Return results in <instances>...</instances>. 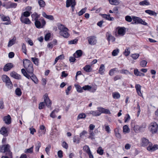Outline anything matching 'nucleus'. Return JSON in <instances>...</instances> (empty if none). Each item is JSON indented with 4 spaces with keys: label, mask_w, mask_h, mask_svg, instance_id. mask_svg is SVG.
I'll return each instance as SVG.
<instances>
[{
    "label": "nucleus",
    "mask_w": 158,
    "mask_h": 158,
    "mask_svg": "<svg viewBox=\"0 0 158 158\" xmlns=\"http://www.w3.org/2000/svg\"><path fill=\"white\" fill-rule=\"evenodd\" d=\"M44 97V102H45V104L48 108L50 107L52 104V102L49 98L48 94H45Z\"/></svg>",
    "instance_id": "5"
},
{
    "label": "nucleus",
    "mask_w": 158,
    "mask_h": 158,
    "mask_svg": "<svg viewBox=\"0 0 158 158\" xmlns=\"http://www.w3.org/2000/svg\"><path fill=\"white\" fill-rule=\"evenodd\" d=\"M42 15L44 17L50 20H53L54 19V18L52 15H47L44 12H42Z\"/></svg>",
    "instance_id": "25"
},
{
    "label": "nucleus",
    "mask_w": 158,
    "mask_h": 158,
    "mask_svg": "<svg viewBox=\"0 0 158 158\" xmlns=\"http://www.w3.org/2000/svg\"><path fill=\"white\" fill-rule=\"evenodd\" d=\"M21 72L24 76L28 79H31L35 84H37L38 83V80L36 76L33 73L28 74L25 70L24 69H21Z\"/></svg>",
    "instance_id": "1"
},
{
    "label": "nucleus",
    "mask_w": 158,
    "mask_h": 158,
    "mask_svg": "<svg viewBox=\"0 0 158 158\" xmlns=\"http://www.w3.org/2000/svg\"><path fill=\"white\" fill-rule=\"evenodd\" d=\"M41 144L40 142H38L37 144L35 145V151L36 152H39L40 148L41 147Z\"/></svg>",
    "instance_id": "54"
},
{
    "label": "nucleus",
    "mask_w": 158,
    "mask_h": 158,
    "mask_svg": "<svg viewBox=\"0 0 158 158\" xmlns=\"http://www.w3.org/2000/svg\"><path fill=\"white\" fill-rule=\"evenodd\" d=\"M86 116V115L85 113H81L80 114L77 116V120H78L81 119H84L85 118Z\"/></svg>",
    "instance_id": "38"
},
{
    "label": "nucleus",
    "mask_w": 158,
    "mask_h": 158,
    "mask_svg": "<svg viewBox=\"0 0 158 158\" xmlns=\"http://www.w3.org/2000/svg\"><path fill=\"white\" fill-rule=\"evenodd\" d=\"M83 150L87 154L91 152L89 147L87 145L84 146L83 148Z\"/></svg>",
    "instance_id": "46"
},
{
    "label": "nucleus",
    "mask_w": 158,
    "mask_h": 158,
    "mask_svg": "<svg viewBox=\"0 0 158 158\" xmlns=\"http://www.w3.org/2000/svg\"><path fill=\"white\" fill-rule=\"evenodd\" d=\"M149 128L152 134L156 133L158 131V125L155 122L152 123L150 124Z\"/></svg>",
    "instance_id": "3"
},
{
    "label": "nucleus",
    "mask_w": 158,
    "mask_h": 158,
    "mask_svg": "<svg viewBox=\"0 0 158 158\" xmlns=\"http://www.w3.org/2000/svg\"><path fill=\"white\" fill-rule=\"evenodd\" d=\"M119 52V50L118 49L114 50L112 53V56H115L117 55Z\"/></svg>",
    "instance_id": "56"
},
{
    "label": "nucleus",
    "mask_w": 158,
    "mask_h": 158,
    "mask_svg": "<svg viewBox=\"0 0 158 158\" xmlns=\"http://www.w3.org/2000/svg\"><path fill=\"white\" fill-rule=\"evenodd\" d=\"M15 94L16 95L18 96H20L22 94V92L20 88H17L15 90Z\"/></svg>",
    "instance_id": "50"
},
{
    "label": "nucleus",
    "mask_w": 158,
    "mask_h": 158,
    "mask_svg": "<svg viewBox=\"0 0 158 158\" xmlns=\"http://www.w3.org/2000/svg\"><path fill=\"white\" fill-rule=\"evenodd\" d=\"M106 36L107 37V40L109 42L110 40H111L112 42L115 41V38L114 36H112L109 33V32H107L106 33Z\"/></svg>",
    "instance_id": "16"
},
{
    "label": "nucleus",
    "mask_w": 158,
    "mask_h": 158,
    "mask_svg": "<svg viewBox=\"0 0 158 158\" xmlns=\"http://www.w3.org/2000/svg\"><path fill=\"white\" fill-rule=\"evenodd\" d=\"M45 102H40L39 104V109L40 110L43 109L45 106Z\"/></svg>",
    "instance_id": "61"
},
{
    "label": "nucleus",
    "mask_w": 158,
    "mask_h": 158,
    "mask_svg": "<svg viewBox=\"0 0 158 158\" xmlns=\"http://www.w3.org/2000/svg\"><path fill=\"white\" fill-rule=\"evenodd\" d=\"M33 21H35L38 19L40 17V15H38L37 13H34L31 15Z\"/></svg>",
    "instance_id": "28"
},
{
    "label": "nucleus",
    "mask_w": 158,
    "mask_h": 158,
    "mask_svg": "<svg viewBox=\"0 0 158 158\" xmlns=\"http://www.w3.org/2000/svg\"><path fill=\"white\" fill-rule=\"evenodd\" d=\"M10 146L8 144L4 145L2 147H0V151L1 152L5 153L6 155H8L11 158L12 153L11 152L10 149Z\"/></svg>",
    "instance_id": "2"
},
{
    "label": "nucleus",
    "mask_w": 158,
    "mask_h": 158,
    "mask_svg": "<svg viewBox=\"0 0 158 158\" xmlns=\"http://www.w3.org/2000/svg\"><path fill=\"white\" fill-rule=\"evenodd\" d=\"M105 66L103 64L101 65L100 67L99 68V73L101 74H102L103 73L104 70Z\"/></svg>",
    "instance_id": "43"
},
{
    "label": "nucleus",
    "mask_w": 158,
    "mask_h": 158,
    "mask_svg": "<svg viewBox=\"0 0 158 158\" xmlns=\"http://www.w3.org/2000/svg\"><path fill=\"white\" fill-rule=\"evenodd\" d=\"M74 86L78 92L81 93L83 92V89L79 85H75Z\"/></svg>",
    "instance_id": "40"
},
{
    "label": "nucleus",
    "mask_w": 158,
    "mask_h": 158,
    "mask_svg": "<svg viewBox=\"0 0 158 158\" xmlns=\"http://www.w3.org/2000/svg\"><path fill=\"white\" fill-rule=\"evenodd\" d=\"M84 70L87 72H89L92 70L91 66L89 65H86L84 68Z\"/></svg>",
    "instance_id": "33"
},
{
    "label": "nucleus",
    "mask_w": 158,
    "mask_h": 158,
    "mask_svg": "<svg viewBox=\"0 0 158 158\" xmlns=\"http://www.w3.org/2000/svg\"><path fill=\"white\" fill-rule=\"evenodd\" d=\"M125 20L126 21L131 22L132 20V19L131 17L129 15H127L125 17Z\"/></svg>",
    "instance_id": "64"
},
{
    "label": "nucleus",
    "mask_w": 158,
    "mask_h": 158,
    "mask_svg": "<svg viewBox=\"0 0 158 158\" xmlns=\"http://www.w3.org/2000/svg\"><path fill=\"white\" fill-rule=\"evenodd\" d=\"M0 17L3 21H9L10 19L9 17L7 16H5L3 15H0Z\"/></svg>",
    "instance_id": "35"
},
{
    "label": "nucleus",
    "mask_w": 158,
    "mask_h": 158,
    "mask_svg": "<svg viewBox=\"0 0 158 158\" xmlns=\"http://www.w3.org/2000/svg\"><path fill=\"white\" fill-rule=\"evenodd\" d=\"M112 96L114 99H118L120 98V95L118 92H114L112 93Z\"/></svg>",
    "instance_id": "41"
},
{
    "label": "nucleus",
    "mask_w": 158,
    "mask_h": 158,
    "mask_svg": "<svg viewBox=\"0 0 158 158\" xmlns=\"http://www.w3.org/2000/svg\"><path fill=\"white\" fill-rule=\"evenodd\" d=\"M110 3L112 5H117L119 3L118 0H109Z\"/></svg>",
    "instance_id": "45"
},
{
    "label": "nucleus",
    "mask_w": 158,
    "mask_h": 158,
    "mask_svg": "<svg viewBox=\"0 0 158 158\" xmlns=\"http://www.w3.org/2000/svg\"><path fill=\"white\" fill-rule=\"evenodd\" d=\"M3 121L7 124H9L11 123V117L9 115L5 116L3 118Z\"/></svg>",
    "instance_id": "15"
},
{
    "label": "nucleus",
    "mask_w": 158,
    "mask_h": 158,
    "mask_svg": "<svg viewBox=\"0 0 158 158\" xmlns=\"http://www.w3.org/2000/svg\"><path fill=\"white\" fill-rule=\"evenodd\" d=\"M123 130L124 132L126 133H128L130 131V129L128 126L127 125H125L123 127Z\"/></svg>",
    "instance_id": "52"
},
{
    "label": "nucleus",
    "mask_w": 158,
    "mask_h": 158,
    "mask_svg": "<svg viewBox=\"0 0 158 158\" xmlns=\"http://www.w3.org/2000/svg\"><path fill=\"white\" fill-rule=\"evenodd\" d=\"M82 51L81 50H77L75 53L73 54L74 56L76 58H78L81 57L82 55Z\"/></svg>",
    "instance_id": "20"
},
{
    "label": "nucleus",
    "mask_w": 158,
    "mask_h": 158,
    "mask_svg": "<svg viewBox=\"0 0 158 158\" xmlns=\"http://www.w3.org/2000/svg\"><path fill=\"white\" fill-rule=\"evenodd\" d=\"M78 40L77 39L72 40L69 41V44H77Z\"/></svg>",
    "instance_id": "63"
},
{
    "label": "nucleus",
    "mask_w": 158,
    "mask_h": 158,
    "mask_svg": "<svg viewBox=\"0 0 158 158\" xmlns=\"http://www.w3.org/2000/svg\"><path fill=\"white\" fill-rule=\"evenodd\" d=\"M91 88L92 87L89 85H85L82 87L83 89H84L85 90H89L91 89Z\"/></svg>",
    "instance_id": "57"
},
{
    "label": "nucleus",
    "mask_w": 158,
    "mask_h": 158,
    "mask_svg": "<svg viewBox=\"0 0 158 158\" xmlns=\"http://www.w3.org/2000/svg\"><path fill=\"white\" fill-rule=\"evenodd\" d=\"M10 75L11 77L16 79L19 80L21 79V76L15 72L11 73Z\"/></svg>",
    "instance_id": "17"
},
{
    "label": "nucleus",
    "mask_w": 158,
    "mask_h": 158,
    "mask_svg": "<svg viewBox=\"0 0 158 158\" xmlns=\"http://www.w3.org/2000/svg\"><path fill=\"white\" fill-rule=\"evenodd\" d=\"M141 19V18L137 17H133V21L134 22V23H134L135 24L139 23L140 22Z\"/></svg>",
    "instance_id": "31"
},
{
    "label": "nucleus",
    "mask_w": 158,
    "mask_h": 158,
    "mask_svg": "<svg viewBox=\"0 0 158 158\" xmlns=\"http://www.w3.org/2000/svg\"><path fill=\"white\" fill-rule=\"evenodd\" d=\"M118 34L121 36L124 35L126 33L125 28L124 27H119L118 31Z\"/></svg>",
    "instance_id": "14"
},
{
    "label": "nucleus",
    "mask_w": 158,
    "mask_h": 158,
    "mask_svg": "<svg viewBox=\"0 0 158 158\" xmlns=\"http://www.w3.org/2000/svg\"><path fill=\"white\" fill-rule=\"evenodd\" d=\"M157 149H158V145L155 144L152 146V143H150L149 145L147 147V150L151 152L154 151Z\"/></svg>",
    "instance_id": "8"
},
{
    "label": "nucleus",
    "mask_w": 158,
    "mask_h": 158,
    "mask_svg": "<svg viewBox=\"0 0 158 158\" xmlns=\"http://www.w3.org/2000/svg\"><path fill=\"white\" fill-rule=\"evenodd\" d=\"M22 49L23 52L25 54H27V49L26 47V45L24 43H23L22 44Z\"/></svg>",
    "instance_id": "55"
},
{
    "label": "nucleus",
    "mask_w": 158,
    "mask_h": 158,
    "mask_svg": "<svg viewBox=\"0 0 158 158\" xmlns=\"http://www.w3.org/2000/svg\"><path fill=\"white\" fill-rule=\"evenodd\" d=\"M151 143V142H149V140L144 138H143L142 139V145L143 146H146L148 144L149 145V143Z\"/></svg>",
    "instance_id": "21"
},
{
    "label": "nucleus",
    "mask_w": 158,
    "mask_h": 158,
    "mask_svg": "<svg viewBox=\"0 0 158 158\" xmlns=\"http://www.w3.org/2000/svg\"><path fill=\"white\" fill-rule=\"evenodd\" d=\"M40 6L42 7H44L45 5V3L43 0H39L38 1Z\"/></svg>",
    "instance_id": "47"
},
{
    "label": "nucleus",
    "mask_w": 158,
    "mask_h": 158,
    "mask_svg": "<svg viewBox=\"0 0 158 158\" xmlns=\"http://www.w3.org/2000/svg\"><path fill=\"white\" fill-rule=\"evenodd\" d=\"M114 131L116 136L118 138H121V135L119 132L118 129L117 128L115 129L114 130Z\"/></svg>",
    "instance_id": "42"
},
{
    "label": "nucleus",
    "mask_w": 158,
    "mask_h": 158,
    "mask_svg": "<svg viewBox=\"0 0 158 158\" xmlns=\"http://www.w3.org/2000/svg\"><path fill=\"white\" fill-rule=\"evenodd\" d=\"M102 17L109 21H113L114 19L113 18L110 17V14L108 15L106 14L103 15Z\"/></svg>",
    "instance_id": "34"
},
{
    "label": "nucleus",
    "mask_w": 158,
    "mask_h": 158,
    "mask_svg": "<svg viewBox=\"0 0 158 158\" xmlns=\"http://www.w3.org/2000/svg\"><path fill=\"white\" fill-rule=\"evenodd\" d=\"M2 79L3 81L6 83V85L11 86L12 85L9 78L6 75H3L2 77Z\"/></svg>",
    "instance_id": "7"
},
{
    "label": "nucleus",
    "mask_w": 158,
    "mask_h": 158,
    "mask_svg": "<svg viewBox=\"0 0 158 158\" xmlns=\"http://www.w3.org/2000/svg\"><path fill=\"white\" fill-rule=\"evenodd\" d=\"M31 60L36 65H38L39 60L38 58L36 57H31Z\"/></svg>",
    "instance_id": "39"
},
{
    "label": "nucleus",
    "mask_w": 158,
    "mask_h": 158,
    "mask_svg": "<svg viewBox=\"0 0 158 158\" xmlns=\"http://www.w3.org/2000/svg\"><path fill=\"white\" fill-rule=\"evenodd\" d=\"M88 114H92L94 116H97L100 115H101V113H100L99 110H98L95 111H90L88 113Z\"/></svg>",
    "instance_id": "19"
},
{
    "label": "nucleus",
    "mask_w": 158,
    "mask_h": 158,
    "mask_svg": "<svg viewBox=\"0 0 158 158\" xmlns=\"http://www.w3.org/2000/svg\"><path fill=\"white\" fill-rule=\"evenodd\" d=\"M25 69H26L27 73H28V74H30L33 73L34 69L32 64Z\"/></svg>",
    "instance_id": "18"
},
{
    "label": "nucleus",
    "mask_w": 158,
    "mask_h": 158,
    "mask_svg": "<svg viewBox=\"0 0 158 158\" xmlns=\"http://www.w3.org/2000/svg\"><path fill=\"white\" fill-rule=\"evenodd\" d=\"M17 6V4L14 2H7V7L8 9L11 8H15Z\"/></svg>",
    "instance_id": "22"
},
{
    "label": "nucleus",
    "mask_w": 158,
    "mask_h": 158,
    "mask_svg": "<svg viewBox=\"0 0 158 158\" xmlns=\"http://www.w3.org/2000/svg\"><path fill=\"white\" fill-rule=\"evenodd\" d=\"M58 29L60 30L59 32L63 31L64 30H69V29L65 27L64 25L60 24L58 26Z\"/></svg>",
    "instance_id": "26"
},
{
    "label": "nucleus",
    "mask_w": 158,
    "mask_h": 158,
    "mask_svg": "<svg viewBox=\"0 0 158 158\" xmlns=\"http://www.w3.org/2000/svg\"><path fill=\"white\" fill-rule=\"evenodd\" d=\"M86 8L85 7L84 8L82 9L80 11H79L78 13V15L79 16H81L84 13H85L86 12Z\"/></svg>",
    "instance_id": "53"
},
{
    "label": "nucleus",
    "mask_w": 158,
    "mask_h": 158,
    "mask_svg": "<svg viewBox=\"0 0 158 158\" xmlns=\"http://www.w3.org/2000/svg\"><path fill=\"white\" fill-rule=\"evenodd\" d=\"M12 67H13V64L12 63H7L4 66L3 69V71L5 72L8 71L10 70Z\"/></svg>",
    "instance_id": "10"
},
{
    "label": "nucleus",
    "mask_w": 158,
    "mask_h": 158,
    "mask_svg": "<svg viewBox=\"0 0 158 158\" xmlns=\"http://www.w3.org/2000/svg\"><path fill=\"white\" fill-rule=\"evenodd\" d=\"M130 53V49L129 48H127L126 49L124 54L126 56H127Z\"/></svg>",
    "instance_id": "58"
},
{
    "label": "nucleus",
    "mask_w": 158,
    "mask_h": 158,
    "mask_svg": "<svg viewBox=\"0 0 158 158\" xmlns=\"http://www.w3.org/2000/svg\"><path fill=\"white\" fill-rule=\"evenodd\" d=\"M98 109L99 110V111H100L101 114L102 113L108 114H111L110 111L108 109H106L102 107H99L98 108Z\"/></svg>",
    "instance_id": "11"
},
{
    "label": "nucleus",
    "mask_w": 158,
    "mask_h": 158,
    "mask_svg": "<svg viewBox=\"0 0 158 158\" xmlns=\"http://www.w3.org/2000/svg\"><path fill=\"white\" fill-rule=\"evenodd\" d=\"M41 22L39 20V19L35 21V27L38 28L43 27L46 24V21L44 19H42Z\"/></svg>",
    "instance_id": "4"
},
{
    "label": "nucleus",
    "mask_w": 158,
    "mask_h": 158,
    "mask_svg": "<svg viewBox=\"0 0 158 158\" xmlns=\"http://www.w3.org/2000/svg\"><path fill=\"white\" fill-rule=\"evenodd\" d=\"M8 131L7 129L5 127H2L0 131L1 134L2 135H5L7 133Z\"/></svg>",
    "instance_id": "32"
},
{
    "label": "nucleus",
    "mask_w": 158,
    "mask_h": 158,
    "mask_svg": "<svg viewBox=\"0 0 158 158\" xmlns=\"http://www.w3.org/2000/svg\"><path fill=\"white\" fill-rule=\"evenodd\" d=\"M118 71V69L117 68H114L110 69L109 72V74L110 76H112L114 74V72Z\"/></svg>",
    "instance_id": "44"
},
{
    "label": "nucleus",
    "mask_w": 158,
    "mask_h": 158,
    "mask_svg": "<svg viewBox=\"0 0 158 158\" xmlns=\"http://www.w3.org/2000/svg\"><path fill=\"white\" fill-rule=\"evenodd\" d=\"M23 63L25 68L28 67V66H29L30 65H31V64H32L30 60L27 59L23 60Z\"/></svg>",
    "instance_id": "13"
},
{
    "label": "nucleus",
    "mask_w": 158,
    "mask_h": 158,
    "mask_svg": "<svg viewBox=\"0 0 158 158\" xmlns=\"http://www.w3.org/2000/svg\"><path fill=\"white\" fill-rule=\"evenodd\" d=\"M45 130H39L38 131L39 132V136H40L42 135H44L45 133Z\"/></svg>",
    "instance_id": "62"
},
{
    "label": "nucleus",
    "mask_w": 158,
    "mask_h": 158,
    "mask_svg": "<svg viewBox=\"0 0 158 158\" xmlns=\"http://www.w3.org/2000/svg\"><path fill=\"white\" fill-rule=\"evenodd\" d=\"M145 13L150 15H153L156 17L157 16V13L154 11L150 10H147L145 11Z\"/></svg>",
    "instance_id": "27"
},
{
    "label": "nucleus",
    "mask_w": 158,
    "mask_h": 158,
    "mask_svg": "<svg viewBox=\"0 0 158 158\" xmlns=\"http://www.w3.org/2000/svg\"><path fill=\"white\" fill-rule=\"evenodd\" d=\"M20 19L21 21L23 23L27 24H30L31 23V21L27 17L21 16Z\"/></svg>",
    "instance_id": "9"
},
{
    "label": "nucleus",
    "mask_w": 158,
    "mask_h": 158,
    "mask_svg": "<svg viewBox=\"0 0 158 158\" xmlns=\"http://www.w3.org/2000/svg\"><path fill=\"white\" fill-rule=\"evenodd\" d=\"M140 6H148L150 5L149 2L148 0H144L140 2L139 3Z\"/></svg>",
    "instance_id": "29"
},
{
    "label": "nucleus",
    "mask_w": 158,
    "mask_h": 158,
    "mask_svg": "<svg viewBox=\"0 0 158 158\" xmlns=\"http://www.w3.org/2000/svg\"><path fill=\"white\" fill-rule=\"evenodd\" d=\"M69 30H64L63 31L59 32L60 34L63 36L64 38H67L68 37L69 35V34L68 33V31Z\"/></svg>",
    "instance_id": "24"
},
{
    "label": "nucleus",
    "mask_w": 158,
    "mask_h": 158,
    "mask_svg": "<svg viewBox=\"0 0 158 158\" xmlns=\"http://www.w3.org/2000/svg\"><path fill=\"white\" fill-rule=\"evenodd\" d=\"M34 146H33L32 147H31L29 148L26 149L25 152L26 153H32L33 152V148Z\"/></svg>",
    "instance_id": "59"
},
{
    "label": "nucleus",
    "mask_w": 158,
    "mask_h": 158,
    "mask_svg": "<svg viewBox=\"0 0 158 158\" xmlns=\"http://www.w3.org/2000/svg\"><path fill=\"white\" fill-rule=\"evenodd\" d=\"M73 4H76L75 0H67L66 7H68L71 5L72 6Z\"/></svg>",
    "instance_id": "23"
},
{
    "label": "nucleus",
    "mask_w": 158,
    "mask_h": 158,
    "mask_svg": "<svg viewBox=\"0 0 158 158\" xmlns=\"http://www.w3.org/2000/svg\"><path fill=\"white\" fill-rule=\"evenodd\" d=\"M30 13L28 11H26L22 13L21 16H24V17H27L30 16Z\"/></svg>",
    "instance_id": "49"
},
{
    "label": "nucleus",
    "mask_w": 158,
    "mask_h": 158,
    "mask_svg": "<svg viewBox=\"0 0 158 158\" xmlns=\"http://www.w3.org/2000/svg\"><path fill=\"white\" fill-rule=\"evenodd\" d=\"M89 135L88 138L92 140H93L95 139L94 136L95 134L93 131H89Z\"/></svg>",
    "instance_id": "37"
},
{
    "label": "nucleus",
    "mask_w": 158,
    "mask_h": 158,
    "mask_svg": "<svg viewBox=\"0 0 158 158\" xmlns=\"http://www.w3.org/2000/svg\"><path fill=\"white\" fill-rule=\"evenodd\" d=\"M59 111V109H56L54 110L50 114V116L51 117L54 118L56 117L55 113V112L57 113Z\"/></svg>",
    "instance_id": "36"
},
{
    "label": "nucleus",
    "mask_w": 158,
    "mask_h": 158,
    "mask_svg": "<svg viewBox=\"0 0 158 158\" xmlns=\"http://www.w3.org/2000/svg\"><path fill=\"white\" fill-rule=\"evenodd\" d=\"M134 74L136 76H140L141 72L138 71L137 69H134Z\"/></svg>",
    "instance_id": "51"
},
{
    "label": "nucleus",
    "mask_w": 158,
    "mask_h": 158,
    "mask_svg": "<svg viewBox=\"0 0 158 158\" xmlns=\"http://www.w3.org/2000/svg\"><path fill=\"white\" fill-rule=\"evenodd\" d=\"M16 40V38L15 37H14L12 39L10 40L8 42V47H10L14 45L15 42Z\"/></svg>",
    "instance_id": "30"
},
{
    "label": "nucleus",
    "mask_w": 158,
    "mask_h": 158,
    "mask_svg": "<svg viewBox=\"0 0 158 158\" xmlns=\"http://www.w3.org/2000/svg\"><path fill=\"white\" fill-rule=\"evenodd\" d=\"M135 88L138 95L140 96L143 97V94L141 91V85L139 84H136L135 85Z\"/></svg>",
    "instance_id": "12"
},
{
    "label": "nucleus",
    "mask_w": 158,
    "mask_h": 158,
    "mask_svg": "<svg viewBox=\"0 0 158 158\" xmlns=\"http://www.w3.org/2000/svg\"><path fill=\"white\" fill-rule=\"evenodd\" d=\"M88 41L89 44L91 45H94L97 43V40L96 37L95 36H91L87 37Z\"/></svg>",
    "instance_id": "6"
},
{
    "label": "nucleus",
    "mask_w": 158,
    "mask_h": 158,
    "mask_svg": "<svg viewBox=\"0 0 158 158\" xmlns=\"http://www.w3.org/2000/svg\"><path fill=\"white\" fill-rule=\"evenodd\" d=\"M139 54L135 53L131 55V56L134 60L137 59L139 56Z\"/></svg>",
    "instance_id": "60"
},
{
    "label": "nucleus",
    "mask_w": 158,
    "mask_h": 158,
    "mask_svg": "<svg viewBox=\"0 0 158 158\" xmlns=\"http://www.w3.org/2000/svg\"><path fill=\"white\" fill-rule=\"evenodd\" d=\"M147 63V62L145 60H142L140 62V65L143 67H145Z\"/></svg>",
    "instance_id": "48"
}]
</instances>
